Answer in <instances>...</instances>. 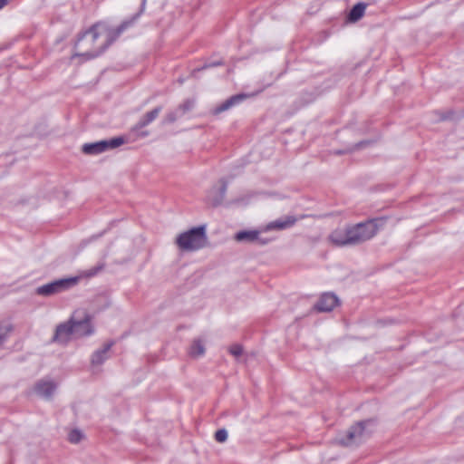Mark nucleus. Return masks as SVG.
Returning <instances> with one entry per match:
<instances>
[{
	"label": "nucleus",
	"mask_w": 464,
	"mask_h": 464,
	"mask_svg": "<svg viewBox=\"0 0 464 464\" xmlns=\"http://www.w3.org/2000/svg\"><path fill=\"white\" fill-rule=\"evenodd\" d=\"M124 22L116 29L108 31L105 24L98 23L84 32L77 40L73 56H83L86 59L100 55L129 25Z\"/></svg>",
	"instance_id": "nucleus-1"
},
{
	"label": "nucleus",
	"mask_w": 464,
	"mask_h": 464,
	"mask_svg": "<svg viewBox=\"0 0 464 464\" xmlns=\"http://www.w3.org/2000/svg\"><path fill=\"white\" fill-rule=\"evenodd\" d=\"M178 246L185 251H197L208 244L206 225L193 227L179 235L176 239Z\"/></svg>",
	"instance_id": "nucleus-2"
},
{
	"label": "nucleus",
	"mask_w": 464,
	"mask_h": 464,
	"mask_svg": "<svg viewBox=\"0 0 464 464\" xmlns=\"http://www.w3.org/2000/svg\"><path fill=\"white\" fill-rule=\"evenodd\" d=\"M377 233L375 220L370 219L356 225L348 227L350 246L362 244L371 239Z\"/></svg>",
	"instance_id": "nucleus-3"
},
{
	"label": "nucleus",
	"mask_w": 464,
	"mask_h": 464,
	"mask_svg": "<svg viewBox=\"0 0 464 464\" xmlns=\"http://www.w3.org/2000/svg\"><path fill=\"white\" fill-rule=\"evenodd\" d=\"M78 282L79 277L77 276L57 279L38 286L35 290V293L38 295L50 296L72 288L78 284Z\"/></svg>",
	"instance_id": "nucleus-4"
},
{
	"label": "nucleus",
	"mask_w": 464,
	"mask_h": 464,
	"mask_svg": "<svg viewBox=\"0 0 464 464\" xmlns=\"http://www.w3.org/2000/svg\"><path fill=\"white\" fill-rule=\"evenodd\" d=\"M70 320L74 331V337H85L94 333L92 316L86 311H75Z\"/></svg>",
	"instance_id": "nucleus-5"
},
{
	"label": "nucleus",
	"mask_w": 464,
	"mask_h": 464,
	"mask_svg": "<svg viewBox=\"0 0 464 464\" xmlns=\"http://www.w3.org/2000/svg\"><path fill=\"white\" fill-rule=\"evenodd\" d=\"M372 422L371 420H362L352 426L346 437L341 440V443L344 446H353L362 443L372 431L368 429Z\"/></svg>",
	"instance_id": "nucleus-6"
},
{
	"label": "nucleus",
	"mask_w": 464,
	"mask_h": 464,
	"mask_svg": "<svg viewBox=\"0 0 464 464\" xmlns=\"http://www.w3.org/2000/svg\"><path fill=\"white\" fill-rule=\"evenodd\" d=\"M124 143L122 137H115L109 140H100L93 143H86L82 146V151L85 154L97 155L108 150L115 149Z\"/></svg>",
	"instance_id": "nucleus-7"
},
{
	"label": "nucleus",
	"mask_w": 464,
	"mask_h": 464,
	"mask_svg": "<svg viewBox=\"0 0 464 464\" xmlns=\"http://www.w3.org/2000/svg\"><path fill=\"white\" fill-rule=\"evenodd\" d=\"M74 337V331L71 320L56 326L53 341L59 343H67L72 337Z\"/></svg>",
	"instance_id": "nucleus-8"
},
{
	"label": "nucleus",
	"mask_w": 464,
	"mask_h": 464,
	"mask_svg": "<svg viewBox=\"0 0 464 464\" xmlns=\"http://www.w3.org/2000/svg\"><path fill=\"white\" fill-rule=\"evenodd\" d=\"M56 388L57 384L53 381L44 379L36 382L34 390L38 396L49 400L53 395Z\"/></svg>",
	"instance_id": "nucleus-9"
},
{
	"label": "nucleus",
	"mask_w": 464,
	"mask_h": 464,
	"mask_svg": "<svg viewBox=\"0 0 464 464\" xmlns=\"http://www.w3.org/2000/svg\"><path fill=\"white\" fill-rule=\"evenodd\" d=\"M259 235V230H242L236 233L235 239L237 242H258L262 246L271 241L270 239L260 237Z\"/></svg>",
	"instance_id": "nucleus-10"
},
{
	"label": "nucleus",
	"mask_w": 464,
	"mask_h": 464,
	"mask_svg": "<svg viewBox=\"0 0 464 464\" xmlns=\"http://www.w3.org/2000/svg\"><path fill=\"white\" fill-rule=\"evenodd\" d=\"M338 304L339 299L334 294L324 293L314 305V309L318 312H331Z\"/></svg>",
	"instance_id": "nucleus-11"
},
{
	"label": "nucleus",
	"mask_w": 464,
	"mask_h": 464,
	"mask_svg": "<svg viewBox=\"0 0 464 464\" xmlns=\"http://www.w3.org/2000/svg\"><path fill=\"white\" fill-rule=\"evenodd\" d=\"M297 218L293 216H286L285 218H278L266 224L262 231L266 232L270 230H284L289 228L295 225Z\"/></svg>",
	"instance_id": "nucleus-12"
},
{
	"label": "nucleus",
	"mask_w": 464,
	"mask_h": 464,
	"mask_svg": "<svg viewBox=\"0 0 464 464\" xmlns=\"http://www.w3.org/2000/svg\"><path fill=\"white\" fill-rule=\"evenodd\" d=\"M285 198L277 193H248L244 196V201H279L284 200Z\"/></svg>",
	"instance_id": "nucleus-13"
},
{
	"label": "nucleus",
	"mask_w": 464,
	"mask_h": 464,
	"mask_svg": "<svg viewBox=\"0 0 464 464\" xmlns=\"http://www.w3.org/2000/svg\"><path fill=\"white\" fill-rule=\"evenodd\" d=\"M328 240L335 246H350L348 227L344 230L336 229L334 230L328 237Z\"/></svg>",
	"instance_id": "nucleus-14"
},
{
	"label": "nucleus",
	"mask_w": 464,
	"mask_h": 464,
	"mask_svg": "<svg viewBox=\"0 0 464 464\" xmlns=\"http://www.w3.org/2000/svg\"><path fill=\"white\" fill-rule=\"evenodd\" d=\"M113 344V342L107 343L103 345L102 349L95 351L91 358L92 365H102L109 358V352Z\"/></svg>",
	"instance_id": "nucleus-15"
},
{
	"label": "nucleus",
	"mask_w": 464,
	"mask_h": 464,
	"mask_svg": "<svg viewBox=\"0 0 464 464\" xmlns=\"http://www.w3.org/2000/svg\"><path fill=\"white\" fill-rule=\"evenodd\" d=\"M161 111V107L158 106L154 108L152 111L147 112L140 120L136 123V125L132 128V131H138L139 130L146 127L150 123H151Z\"/></svg>",
	"instance_id": "nucleus-16"
},
{
	"label": "nucleus",
	"mask_w": 464,
	"mask_h": 464,
	"mask_svg": "<svg viewBox=\"0 0 464 464\" xmlns=\"http://www.w3.org/2000/svg\"><path fill=\"white\" fill-rule=\"evenodd\" d=\"M246 98V94L234 95L232 97H230L229 99H227V101H225L224 102H222L219 106H218L215 109L214 112L216 114L223 112V111L230 109L231 107H233L234 105L239 103L240 102H242Z\"/></svg>",
	"instance_id": "nucleus-17"
},
{
	"label": "nucleus",
	"mask_w": 464,
	"mask_h": 464,
	"mask_svg": "<svg viewBox=\"0 0 464 464\" xmlns=\"http://www.w3.org/2000/svg\"><path fill=\"white\" fill-rule=\"evenodd\" d=\"M365 8H366V6L364 4H362V3L356 4L351 9V11L349 13V15H348L349 20L352 22H356L359 19H361L364 14Z\"/></svg>",
	"instance_id": "nucleus-18"
},
{
	"label": "nucleus",
	"mask_w": 464,
	"mask_h": 464,
	"mask_svg": "<svg viewBox=\"0 0 464 464\" xmlns=\"http://www.w3.org/2000/svg\"><path fill=\"white\" fill-rule=\"evenodd\" d=\"M205 353V345L201 340H195L189 349V354L192 357H199Z\"/></svg>",
	"instance_id": "nucleus-19"
},
{
	"label": "nucleus",
	"mask_w": 464,
	"mask_h": 464,
	"mask_svg": "<svg viewBox=\"0 0 464 464\" xmlns=\"http://www.w3.org/2000/svg\"><path fill=\"white\" fill-rule=\"evenodd\" d=\"M13 326L11 324H5L0 326V344H2L7 338L8 334L12 332Z\"/></svg>",
	"instance_id": "nucleus-20"
},
{
	"label": "nucleus",
	"mask_w": 464,
	"mask_h": 464,
	"mask_svg": "<svg viewBox=\"0 0 464 464\" xmlns=\"http://www.w3.org/2000/svg\"><path fill=\"white\" fill-rule=\"evenodd\" d=\"M181 116H182V114L180 113L179 111H178V108H177L175 111L169 112L165 116L164 122L165 123H172V122L176 121L177 119Z\"/></svg>",
	"instance_id": "nucleus-21"
},
{
	"label": "nucleus",
	"mask_w": 464,
	"mask_h": 464,
	"mask_svg": "<svg viewBox=\"0 0 464 464\" xmlns=\"http://www.w3.org/2000/svg\"><path fill=\"white\" fill-rule=\"evenodd\" d=\"M194 107L193 100H187L182 104L178 107V111L183 115L186 112L189 111Z\"/></svg>",
	"instance_id": "nucleus-22"
},
{
	"label": "nucleus",
	"mask_w": 464,
	"mask_h": 464,
	"mask_svg": "<svg viewBox=\"0 0 464 464\" xmlns=\"http://www.w3.org/2000/svg\"><path fill=\"white\" fill-rule=\"evenodd\" d=\"M82 436L83 435L80 430H73L69 433L68 438L72 443H78L82 439Z\"/></svg>",
	"instance_id": "nucleus-23"
},
{
	"label": "nucleus",
	"mask_w": 464,
	"mask_h": 464,
	"mask_svg": "<svg viewBox=\"0 0 464 464\" xmlns=\"http://www.w3.org/2000/svg\"><path fill=\"white\" fill-rule=\"evenodd\" d=\"M215 439L218 442H225L227 439V431L225 429H220L216 431Z\"/></svg>",
	"instance_id": "nucleus-24"
},
{
	"label": "nucleus",
	"mask_w": 464,
	"mask_h": 464,
	"mask_svg": "<svg viewBox=\"0 0 464 464\" xmlns=\"http://www.w3.org/2000/svg\"><path fill=\"white\" fill-rule=\"evenodd\" d=\"M229 353L235 356V357H238L242 354L243 353V347L242 345L238 344V343H235L233 345H231L229 347Z\"/></svg>",
	"instance_id": "nucleus-25"
},
{
	"label": "nucleus",
	"mask_w": 464,
	"mask_h": 464,
	"mask_svg": "<svg viewBox=\"0 0 464 464\" xmlns=\"http://www.w3.org/2000/svg\"><path fill=\"white\" fill-rule=\"evenodd\" d=\"M102 269V266H96V267H93L92 269H90L87 273H86V276H93L95 275L98 274L99 271H101Z\"/></svg>",
	"instance_id": "nucleus-26"
},
{
	"label": "nucleus",
	"mask_w": 464,
	"mask_h": 464,
	"mask_svg": "<svg viewBox=\"0 0 464 464\" xmlns=\"http://www.w3.org/2000/svg\"><path fill=\"white\" fill-rule=\"evenodd\" d=\"M8 3V0H0V10Z\"/></svg>",
	"instance_id": "nucleus-27"
},
{
	"label": "nucleus",
	"mask_w": 464,
	"mask_h": 464,
	"mask_svg": "<svg viewBox=\"0 0 464 464\" xmlns=\"http://www.w3.org/2000/svg\"><path fill=\"white\" fill-rule=\"evenodd\" d=\"M218 190L220 191V194L223 195L225 193V187L218 188Z\"/></svg>",
	"instance_id": "nucleus-28"
},
{
	"label": "nucleus",
	"mask_w": 464,
	"mask_h": 464,
	"mask_svg": "<svg viewBox=\"0 0 464 464\" xmlns=\"http://www.w3.org/2000/svg\"><path fill=\"white\" fill-rule=\"evenodd\" d=\"M148 134H149L148 131H145V132H142L141 135L144 137V136H147Z\"/></svg>",
	"instance_id": "nucleus-29"
}]
</instances>
